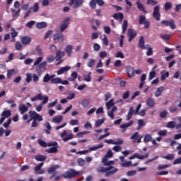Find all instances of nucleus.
<instances>
[{
  "label": "nucleus",
  "instance_id": "nucleus-1",
  "mask_svg": "<svg viewBox=\"0 0 181 181\" xmlns=\"http://www.w3.org/2000/svg\"><path fill=\"white\" fill-rule=\"evenodd\" d=\"M114 164H115L114 160H109V161L103 163V165L104 166H108V167L104 168L103 166H99L96 168V172L100 173H105L104 176L106 177L114 175L115 174H116V173L118 172V168H115L114 166H112Z\"/></svg>",
  "mask_w": 181,
  "mask_h": 181
},
{
  "label": "nucleus",
  "instance_id": "nucleus-2",
  "mask_svg": "<svg viewBox=\"0 0 181 181\" xmlns=\"http://www.w3.org/2000/svg\"><path fill=\"white\" fill-rule=\"evenodd\" d=\"M30 100L33 102H36L37 100H43L42 105H45L49 102V97L48 96H43L42 93H39L33 98H30Z\"/></svg>",
  "mask_w": 181,
  "mask_h": 181
},
{
  "label": "nucleus",
  "instance_id": "nucleus-3",
  "mask_svg": "<svg viewBox=\"0 0 181 181\" xmlns=\"http://www.w3.org/2000/svg\"><path fill=\"white\" fill-rule=\"evenodd\" d=\"M80 173L78 171H76L75 170H70L65 173V174L62 175V177L65 179H71L75 178L76 176L79 175Z\"/></svg>",
  "mask_w": 181,
  "mask_h": 181
},
{
  "label": "nucleus",
  "instance_id": "nucleus-4",
  "mask_svg": "<svg viewBox=\"0 0 181 181\" xmlns=\"http://www.w3.org/2000/svg\"><path fill=\"white\" fill-rule=\"evenodd\" d=\"M161 25L168 27L169 26L172 30H175L177 28V25H175V22L174 19H170L169 21H163L160 23Z\"/></svg>",
  "mask_w": 181,
  "mask_h": 181
},
{
  "label": "nucleus",
  "instance_id": "nucleus-5",
  "mask_svg": "<svg viewBox=\"0 0 181 181\" xmlns=\"http://www.w3.org/2000/svg\"><path fill=\"white\" fill-rule=\"evenodd\" d=\"M153 17L157 21H160V12L159 6H156L155 7H153Z\"/></svg>",
  "mask_w": 181,
  "mask_h": 181
},
{
  "label": "nucleus",
  "instance_id": "nucleus-6",
  "mask_svg": "<svg viewBox=\"0 0 181 181\" xmlns=\"http://www.w3.org/2000/svg\"><path fill=\"white\" fill-rule=\"evenodd\" d=\"M83 4V0H70L69 5L74 6V9L78 8Z\"/></svg>",
  "mask_w": 181,
  "mask_h": 181
},
{
  "label": "nucleus",
  "instance_id": "nucleus-7",
  "mask_svg": "<svg viewBox=\"0 0 181 181\" xmlns=\"http://www.w3.org/2000/svg\"><path fill=\"white\" fill-rule=\"evenodd\" d=\"M70 18L67 17L62 22L61 27L59 28V30L61 33H63L67 28L68 25L69 24Z\"/></svg>",
  "mask_w": 181,
  "mask_h": 181
},
{
  "label": "nucleus",
  "instance_id": "nucleus-8",
  "mask_svg": "<svg viewBox=\"0 0 181 181\" xmlns=\"http://www.w3.org/2000/svg\"><path fill=\"white\" fill-rule=\"evenodd\" d=\"M137 33L136 31L132 30V29H128L127 30V36L129 37V42H131L133 39L136 36Z\"/></svg>",
  "mask_w": 181,
  "mask_h": 181
},
{
  "label": "nucleus",
  "instance_id": "nucleus-9",
  "mask_svg": "<svg viewBox=\"0 0 181 181\" xmlns=\"http://www.w3.org/2000/svg\"><path fill=\"white\" fill-rule=\"evenodd\" d=\"M134 122L131 120L130 122L122 124L120 125L121 132L124 133L127 131V129L132 127L133 125Z\"/></svg>",
  "mask_w": 181,
  "mask_h": 181
},
{
  "label": "nucleus",
  "instance_id": "nucleus-10",
  "mask_svg": "<svg viewBox=\"0 0 181 181\" xmlns=\"http://www.w3.org/2000/svg\"><path fill=\"white\" fill-rule=\"evenodd\" d=\"M53 40H57L59 42H63L64 41V35L62 32H58L55 35H53Z\"/></svg>",
  "mask_w": 181,
  "mask_h": 181
},
{
  "label": "nucleus",
  "instance_id": "nucleus-11",
  "mask_svg": "<svg viewBox=\"0 0 181 181\" xmlns=\"http://www.w3.org/2000/svg\"><path fill=\"white\" fill-rule=\"evenodd\" d=\"M21 40L23 45H28L31 42V37L27 35H23L21 37Z\"/></svg>",
  "mask_w": 181,
  "mask_h": 181
},
{
  "label": "nucleus",
  "instance_id": "nucleus-12",
  "mask_svg": "<svg viewBox=\"0 0 181 181\" xmlns=\"http://www.w3.org/2000/svg\"><path fill=\"white\" fill-rule=\"evenodd\" d=\"M125 71H127V76L129 78H132L134 76V69L132 66H128L125 68Z\"/></svg>",
  "mask_w": 181,
  "mask_h": 181
},
{
  "label": "nucleus",
  "instance_id": "nucleus-13",
  "mask_svg": "<svg viewBox=\"0 0 181 181\" xmlns=\"http://www.w3.org/2000/svg\"><path fill=\"white\" fill-rule=\"evenodd\" d=\"M112 18H114L115 20H117L119 21L122 22L124 20V13H116L112 16Z\"/></svg>",
  "mask_w": 181,
  "mask_h": 181
},
{
  "label": "nucleus",
  "instance_id": "nucleus-14",
  "mask_svg": "<svg viewBox=\"0 0 181 181\" xmlns=\"http://www.w3.org/2000/svg\"><path fill=\"white\" fill-rule=\"evenodd\" d=\"M136 4L137 9H139V11H143V13H146V11L145 10V6L142 4V3H141L140 0H137Z\"/></svg>",
  "mask_w": 181,
  "mask_h": 181
},
{
  "label": "nucleus",
  "instance_id": "nucleus-15",
  "mask_svg": "<svg viewBox=\"0 0 181 181\" xmlns=\"http://www.w3.org/2000/svg\"><path fill=\"white\" fill-rule=\"evenodd\" d=\"M65 56V52H62L61 50H57L56 52V61L59 62L62 57Z\"/></svg>",
  "mask_w": 181,
  "mask_h": 181
},
{
  "label": "nucleus",
  "instance_id": "nucleus-16",
  "mask_svg": "<svg viewBox=\"0 0 181 181\" xmlns=\"http://www.w3.org/2000/svg\"><path fill=\"white\" fill-rule=\"evenodd\" d=\"M70 70V66H64V67H62L59 70L57 71V75H62L64 73H66L67 71H69Z\"/></svg>",
  "mask_w": 181,
  "mask_h": 181
},
{
  "label": "nucleus",
  "instance_id": "nucleus-17",
  "mask_svg": "<svg viewBox=\"0 0 181 181\" xmlns=\"http://www.w3.org/2000/svg\"><path fill=\"white\" fill-rule=\"evenodd\" d=\"M139 47L141 49H146V47H145V41H144V37L141 36L139 41Z\"/></svg>",
  "mask_w": 181,
  "mask_h": 181
},
{
  "label": "nucleus",
  "instance_id": "nucleus-18",
  "mask_svg": "<svg viewBox=\"0 0 181 181\" xmlns=\"http://www.w3.org/2000/svg\"><path fill=\"white\" fill-rule=\"evenodd\" d=\"M73 49H74L73 45H67V47H66L65 52L66 53H67L68 57H70L73 54Z\"/></svg>",
  "mask_w": 181,
  "mask_h": 181
},
{
  "label": "nucleus",
  "instance_id": "nucleus-19",
  "mask_svg": "<svg viewBox=\"0 0 181 181\" xmlns=\"http://www.w3.org/2000/svg\"><path fill=\"white\" fill-rule=\"evenodd\" d=\"M163 90H165V88H163V86H160L159 88H158L154 93L155 97L156 98L160 97L161 93H163Z\"/></svg>",
  "mask_w": 181,
  "mask_h": 181
},
{
  "label": "nucleus",
  "instance_id": "nucleus-20",
  "mask_svg": "<svg viewBox=\"0 0 181 181\" xmlns=\"http://www.w3.org/2000/svg\"><path fill=\"white\" fill-rule=\"evenodd\" d=\"M133 114H135L134 109L133 107H131L130 109H129V112H127V121H129L131 118H132Z\"/></svg>",
  "mask_w": 181,
  "mask_h": 181
},
{
  "label": "nucleus",
  "instance_id": "nucleus-21",
  "mask_svg": "<svg viewBox=\"0 0 181 181\" xmlns=\"http://www.w3.org/2000/svg\"><path fill=\"white\" fill-rule=\"evenodd\" d=\"M155 105H156L155 100H153V99L151 98H148L147 100H146V105L150 107H153Z\"/></svg>",
  "mask_w": 181,
  "mask_h": 181
},
{
  "label": "nucleus",
  "instance_id": "nucleus-22",
  "mask_svg": "<svg viewBox=\"0 0 181 181\" xmlns=\"http://www.w3.org/2000/svg\"><path fill=\"white\" fill-rule=\"evenodd\" d=\"M21 8H18L17 11H15L14 8H11V12H12V17L13 18H17L19 16L20 13H21Z\"/></svg>",
  "mask_w": 181,
  "mask_h": 181
},
{
  "label": "nucleus",
  "instance_id": "nucleus-23",
  "mask_svg": "<svg viewBox=\"0 0 181 181\" xmlns=\"http://www.w3.org/2000/svg\"><path fill=\"white\" fill-rule=\"evenodd\" d=\"M105 122V118H102L100 119L96 120V122H95V128H99L100 125L104 124Z\"/></svg>",
  "mask_w": 181,
  "mask_h": 181
},
{
  "label": "nucleus",
  "instance_id": "nucleus-24",
  "mask_svg": "<svg viewBox=\"0 0 181 181\" xmlns=\"http://www.w3.org/2000/svg\"><path fill=\"white\" fill-rule=\"evenodd\" d=\"M27 111H28V107H27L25 105H21L19 106V112H21V115L24 114Z\"/></svg>",
  "mask_w": 181,
  "mask_h": 181
},
{
  "label": "nucleus",
  "instance_id": "nucleus-25",
  "mask_svg": "<svg viewBox=\"0 0 181 181\" xmlns=\"http://www.w3.org/2000/svg\"><path fill=\"white\" fill-rule=\"evenodd\" d=\"M106 107L107 110H110L112 107L115 105L114 100H110L108 102L105 103Z\"/></svg>",
  "mask_w": 181,
  "mask_h": 181
},
{
  "label": "nucleus",
  "instance_id": "nucleus-26",
  "mask_svg": "<svg viewBox=\"0 0 181 181\" xmlns=\"http://www.w3.org/2000/svg\"><path fill=\"white\" fill-rule=\"evenodd\" d=\"M78 78V73L76 71H74L71 74V78H68L69 81H75Z\"/></svg>",
  "mask_w": 181,
  "mask_h": 181
},
{
  "label": "nucleus",
  "instance_id": "nucleus-27",
  "mask_svg": "<svg viewBox=\"0 0 181 181\" xmlns=\"http://www.w3.org/2000/svg\"><path fill=\"white\" fill-rule=\"evenodd\" d=\"M95 64V59H90L88 62L86 63V65L88 68H93L94 65Z\"/></svg>",
  "mask_w": 181,
  "mask_h": 181
},
{
  "label": "nucleus",
  "instance_id": "nucleus-28",
  "mask_svg": "<svg viewBox=\"0 0 181 181\" xmlns=\"http://www.w3.org/2000/svg\"><path fill=\"white\" fill-rule=\"evenodd\" d=\"M54 76H49L48 74H45V76H44L43 77V83H48L49 81H51L52 77H54Z\"/></svg>",
  "mask_w": 181,
  "mask_h": 181
},
{
  "label": "nucleus",
  "instance_id": "nucleus-29",
  "mask_svg": "<svg viewBox=\"0 0 181 181\" xmlns=\"http://www.w3.org/2000/svg\"><path fill=\"white\" fill-rule=\"evenodd\" d=\"M29 10L33 11V13H37L39 11V4L38 3H35L32 8H29Z\"/></svg>",
  "mask_w": 181,
  "mask_h": 181
},
{
  "label": "nucleus",
  "instance_id": "nucleus-30",
  "mask_svg": "<svg viewBox=\"0 0 181 181\" xmlns=\"http://www.w3.org/2000/svg\"><path fill=\"white\" fill-rule=\"evenodd\" d=\"M45 128H47V129L45 130V133H47V134H50L52 127L49 122L45 123Z\"/></svg>",
  "mask_w": 181,
  "mask_h": 181
},
{
  "label": "nucleus",
  "instance_id": "nucleus-31",
  "mask_svg": "<svg viewBox=\"0 0 181 181\" xmlns=\"http://www.w3.org/2000/svg\"><path fill=\"white\" fill-rule=\"evenodd\" d=\"M146 22H149V21H146V17H145V16H139V25H143Z\"/></svg>",
  "mask_w": 181,
  "mask_h": 181
},
{
  "label": "nucleus",
  "instance_id": "nucleus-32",
  "mask_svg": "<svg viewBox=\"0 0 181 181\" xmlns=\"http://www.w3.org/2000/svg\"><path fill=\"white\" fill-rule=\"evenodd\" d=\"M62 121H63L62 116H56L53 118V122L55 124H59Z\"/></svg>",
  "mask_w": 181,
  "mask_h": 181
},
{
  "label": "nucleus",
  "instance_id": "nucleus-33",
  "mask_svg": "<svg viewBox=\"0 0 181 181\" xmlns=\"http://www.w3.org/2000/svg\"><path fill=\"white\" fill-rule=\"evenodd\" d=\"M36 27L37 29H43L45 28H47V23L45 22L37 23L36 25Z\"/></svg>",
  "mask_w": 181,
  "mask_h": 181
},
{
  "label": "nucleus",
  "instance_id": "nucleus-34",
  "mask_svg": "<svg viewBox=\"0 0 181 181\" xmlns=\"http://www.w3.org/2000/svg\"><path fill=\"white\" fill-rule=\"evenodd\" d=\"M46 159H47V156H45L37 155V156H35V160L39 162L45 161Z\"/></svg>",
  "mask_w": 181,
  "mask_h": 181
},
{
  "label": "nucleus",
  "instance_id": "nucleus-35",
  "mask_svg": "<svg viewBox=\"0 0 181 181\" xmlns=\"http://www.w3.org/2000/svg\"><path fill=\"white\" fill-rule=\"evenodd\" d=\"M28 114L30 119L40 116V115H39L36 111H30L28 112Z\"/></svg>",
  "mask_w": 181,
  "mask_h": 181
},
{
  "label": "nucleus",
  "instance_id": "nucleus-36",
  "mask_svg": "<svg viewBox=\"0 0 181 181\" xmlns=\"http://www.w3.org/2000/svg\"><path fill=\"white\" fill-rule=\"evenodd\" d=\"M120 165L122 168H130L131 166H132V161H126L123 163H121Z\"/></svg>",
  "mask_w": 181,
  "mask_h": 181
},
{
  "label": "nucleus",
  "instance_id": "nucleus-37",
  "mask_svg": "<svg viewBox=\"0 0 181 181\" xmlns=\"http://www.w3.org/2000/svg\"><path fill=\"white\" fill-rule=\"evenodd\" d=\"M62 79L61 78H52L50 82L51 84H59L60 83H62Z\"/></svg>",
  "mask_w": 181,
  "mask_h": 181
},
{
  "label": "nucleus",
  "instance_id": "nucleus-38",
  "mask_svg": "<svg viewBox=\"0 0 181 181\" xmlns=\"http://www.w3.org/2000/svg\"><path fill=\"white\" fill-rule=\"evenodd\" d=\"M139 132H135L134 134H132V136H131L130 139L131 140H133V143L135 144V141H136L139 139Z\"/></svg>",
  "mask_w": 181,
  "mask_h": 181
},
{
  "label": "nucleus",
  "instance_id": "nucleus-39",
  "mask_svg": "<svg viewBox=\"0 0 181 181\" xmlns=\"http://www.w3.org/2000/svg\"><path fill=\"white\" fill-rule=\"evenodd\" d=\"M127 28H128V21L124 20L123 21V24H122V33H126Z\"/></svg>",
  "mask_w": 181,
  "mask_h": 181
},
{
  "label": "nucleus",
  "instance_id": "nucleus-40",
  "mask_svg": "<svg viewBox=\"0 0 181 181\" xmlns=\"http://www.w3.org/2000/svg\"><path fill=\"white\" fill-rule=\"evenodd\" d=\"M147 47V52H146V55L147 56H151L153 55V49L150 47V45H146Z\"/></svg>",
  "mask_w": 181,
  "mask_h": 181
},
{
  "label": "nucleus",
  "instance_id": "nucleus-41",
  "mask_svg": "<svg viewBox=\"0 0 181 181\" xmlns=\"http://www.w3.org/2000/svg\"><path fill=\"white\" fill-rule=\"evenodd\" d=\"M45 66H47V61H44L42 63L37 65L35 69L40 71V69H42V68H45Z\"/></svg>",
  "mask_w": 181,
  "mask_h": 181
},
{
  "label": "nucleus",
  "instance_id": "nucleus-42",
  "mask_svg": "<svg viewBox=\"0 0 181 181\" xmlns=\"http://www.w3.org/2000/svg\"><path fill=\"white\" fill-rule=\"evenodd\" d=\"M37 142L39 143L40 146H42V148H47V144L42 139H39L37 140Z\"/></svg>",
  "mask_w": 181,
  "mask_h": 181
},
{
  "label": "nucleus",
  "instance_id": "nucleus-43",
  "mask_svg": "<svg viewBox=\"0 0 181 181\" xmlns=\"http://www.w3.org/2000/svg\"><path fill=\"white\" fill-rule=\"evenodd\" d=\"M170 164H167V165H159L157 167L158 170H163V169H165L167 168H170Z\"/></svg>",
  "mask_w": 181,
  "mask_h": 181
},
{
  "label": "nucleus",
  "instance_id": "nucleus-44",
  "mask_svg": "<svg viewBox=\"0 0 181 181\" xmlns=\"http://www.w3.org/2000/svg\"><path fill=\"white\" fill-rule=\"evenodd\" d=\"M35 121V122H42L43 121V117H42V116H38V117H33V118H30V121Z\"/></svg>",
  "mask_w": 181,
  "mask_h": 181
},
{
  "label": "nucleus",
  "instance_id": "nucleus-45",
  "mask_svg": "<svg viewBox=\"0 0 181 181\" xmlns=\"http://www.w3.org/2000/svg\"><path fill=\"white\" fill-rule=\"evenodd\" d=\"M91 74H92L91 72H88V75H84V79H83L84 81H86V82L91 81Z\"/></svg>",
  "mask_w": 181,
  "mask_h": 181
},
{
  "label": "nucleus",
  "instance_id": "nucleus-46",
  "mask_svg": "<svg viewBox=\"0 0 181 181\" xmlns=\"http://www.w3.org/2000/svg\"><path fill=\"white\" fill-rule=\"evenodd\" d=\"M175 122L174 121L169 122L167 124V128L168 129H175Z\"/></svg>",
  "mask_w": 181,
  "mask_h": 181
},
{
  "label": "nucleus",
  "instance_id": "nucleus-47",
  "mask_svg": "<svg viewBox=\"0 0 181 181\" xmlns=\"http://www.w3.org/2000/svg\"><path fill=\"white\" fill-rule=\"evenodd\" d=\"M47 153H57V147H51L47 150Z\"/></svg>",
  "mask_w": 181,
  "mask_h": 181
},
{
  "label": "nucleus",
  "instance_id": "nucleus-48",
  "mask_svg": "<svg viewBox=\"0 0 181 181\" xmlns=\"http://www.w3.org/2000/svg\"><path fill=\"white\" fill-rule=\"evenodd\" d=\"M1 116L2 117L8 118V117L11 116V111L10 110L3 111Z\"/></svg>",
  "mask_w": 181,
  "mask_h": 181
},
{
  "label": "nucleus",
  "instance_id": "nucleus-49",
  "mask_svg": "<svg viewBox=\"0 0 181 181\" xmlns=\"http://www.w3.org/2000/svg\"><path fill=\"white\" fill-rule=\"evenodd\" d=\"M163 158L167 159L168 160H173V159H175V154H168Z\"/></svg>",
  "mask_w": 181,
  "mask_h": 181
},
{
  "label": "nucleus",
  "instance_id": "nucleus-50",
  "mask_svg": "<svg viewBox=\"0 0 181 181\" xmlns=\"http://www.w3.org/2000/svg\"><path fill=\"white\" fill-rule=\"evenodd\" d=\"M160 37L165 41H168L169 40H170L171 35L168 34L160 35Z\"/></svg>",
  "mask_w": 181,
  "mask_h": 181
},
{
  "label": "nucleus",
  "instance_id": "nucleus-51",
  "mask_svg": "<svg viewBox=\"0 0 181 181\" xmlns=\"http://www.w3.org/2000/svg\"><path fill=\"white\" fill-rule=\"evenodd\" d=\"M167 115H168L167 110H165L160 112V114H159L160 118H165V117H167Z\"/></svg>",
  "mask_w": 181,
  "mask_h": 181
},
{
  "label": "nucleus",
  "instance_id": "nucleus-52",
  "mask_svg": "<svg viewBox=\"0 0 181 181\" xmlns=\"http://www.w3.org/2000/svg\"><path fill=\"white\" fill-rule=\"evenodd\" d=\"M81 106L83 108H87L88 106H89V100H83V101L81 102Z\"/></svg>",
  "mask_w": 181,
  "mask_h": 181
},
{
  "label": "nucleus",
  "instance_id": "nucleus-53",
  "mask_svg": "<svg viewBox=\"0 0 181 181\" xmlns=\"http://www.w3.org/2000/svg\"><path fill=\"white\" fill-rule=\"evenodd\" d=\"M36 24V22L35 21H29L28 23H27L25 24V27L28 28L29 29H31L33 28V26Z\"/></svg>",
  "mask_w": 181,
  "mask_h": 181
},
{
  "label": "nucleus",
  "instance_id": "nucleus-54",
  "mask_svg": "<svg viewBox=\"0 0 181 181\" xmlns=\"http://www.w3.org/2000/svg\"><path fill=\"white\" fill-rule=\"evenodd\" d=\"M157 4H158V2H157L156 1H154V0H147V2L146 3V4L151 5L153 6H156L157 5Z\"/></svg>",
  "mask_w": 181,
  "mask_h": 181
},
{
  "label": "nucleus",
  "instance_id": "nucleus-55",
  "mask_svg": "<svg viewBox=\"0 0 181 181\" xmlns=\"http://www.w3.org/2000/svg\"><path fill=\"white\" fill-rule=\"evenodd\" d=\"M156 76V71H151L149 72V76H148V80L151 81L153 80L155 77Z\"/></svg>",
  "mask_w": 181,
  "mask_h": 181
},
{
  "label": "nucleus",
  "instance_id": "nucleus-56",
  "mask_svg": "<svg viewBox=\"0 0 181 181\" xmlns=\"http://www.w3.org/2000/svg\"><path fill=\"white\" fill-rule=\"evenodd\" d=\"M32 77L33 76L31 75L30 73H27V74H25V82L28 83H30Z\"/></svg>",
  "mask_w": 181,
  "mask_h": 181
},
{
  "label": "nucleus",
  "instance_id": "nucleus-57",
  "mask_svg": "<svg viewBox=\"0 0 181 181\" xmlns=\"http://www.w3.org/2000/svg\"><path fill=\"white\" fill-rule=\"evenodd\" d=\"M151 141V134H146L144 136V143H148Z\"/></svg>",
  "mask_w": 181,
  "mask_h": 181
},
{
  "label": "nucleus",
  "instance_id": "nucleus-58",
  "mask_svg": "<svg viewBox=\"0 0 181 181\" xmlns=\"http://www.w3.org/2000/svg\"><path fill=\"white\" fill-rule=\"evenodd\" d=\"M172 8V4L169 1L165 2V11H169Z\"/></svg>",
  "mask_w": 181,
  "mask_h": 181
},
{
  "label": "nucleus",
  "instance_id": "nucleus-59",
  "mask_svg": "<svg viewBox=\"0 0 181 181\" xmlns=\"http://www.w3.org/2000/svg\"><path fill=\"white\" fill-rule=\"evenodd\" d=\"M11 122L12 119L9 118L6 122H4V124H3V127H4V128H8Z\"/></svg>",
  "mask_w": 181,
  "mask_h": 181
},
{
  "label": "nucleus",
  "instance_id": "nucleus-60",
  "mask_svg": "<svg viewBox=\"0 0 181 181\" xmlns=\"http://www.w3.org/2000/svg\"><path fill=\"white\" fill-rule=\"evenodd\" d=\"M135 175H136V170H130V171H127V175L128 177H133Z\"/></svg>",
  "mask_w": 181,
  "mask_h": 181
},
{
  "label": "nucleus",
  "instance_id": "nucleus-61",
  "mask_svg": "<svg viewBox=\"0 0 181 181\" xmlns=\"http://www.w3.org/2000/svg\"><path fill=\"white\" fill-rule=\"evenodd\" d=\"M96 4L97 3H95V0H90V8L95 9Z\"/></svg>",
  "mask_w": 181,
  "mask_h": 181
},
{
  "label": "nucleus",
  "instance_id": "nucleus-62",
  "mask_svg": "<svg viewBox=\"0 0 181 181\" xmlns=\"http://www.w3.org/2000/svg\"><path fill=\"white\" fill-rule=\"evenodd\" d=\"M77 162L79 166H83L84 164L86 163V160H84L83 158H78Z\"/></svg>",
  "mask_w": 181,
  "mask_h": 181
},
{
  "label": "nucleus",
  "instance_id": "nucleus-63",
  "mask_svg": "<svg viewBox=\"0 0 181 181\" xmlns=\"http://www.w3.org/2000/svg\"><path fill=\"white\" fill-rule=\"evenodd\" d=\"M115 57L119 58V59H124V53H122V52H117L116 53Z\"/></svg>",
  "mask_w": 181,
  "mask_h": 181
},
{
  "label": "nucleus",
  "instance_id": "nucleus-64",
  "mask_svg": "<svg viewBox=\"0 0 181 181\" xmlns=\"http://www.w3.org/2000/svg\"><path fill=\"white\" fill-rule=\"evenodd\" d=\"M57 167L55 168H49V170H47V173L49 174H52V173H57Z\"/></svg>",
  "mask_w": 181,
  "mask_h": 181
}]
</instances>
